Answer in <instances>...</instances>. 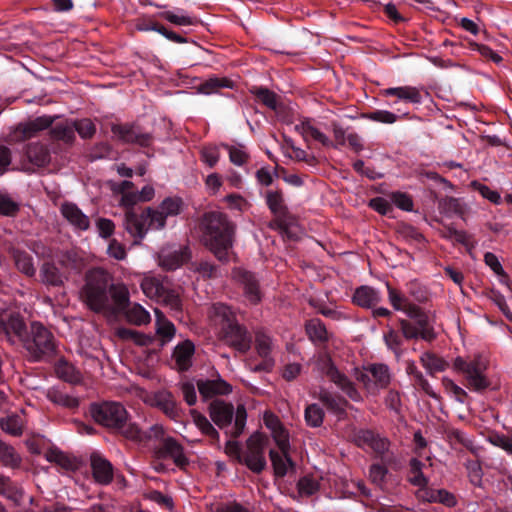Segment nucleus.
<instances>
[{
	"instance_id": "f257e3e1",
	"label": "nucleus",
	"mask_w": 512,
	"mask_h": 512,
	"mask_svg": "<svg viewBox=\"0 0 512 512\" xmlns=\"http://www.w3.org/2000/svg\"><path fill=\"white\" fill-rule=\"evenodd\" d=\"M0 336L11 345H22L34 360L55 351L52 333L38 322H33L28 330L15 307L0 309Z\"/></svg>"
},
{
	"instance_id": "f03ea898",
	"label": "nucleus",
	"mask_w": 512,
	"mask_h": 512,
	"mask_svg": "<svg viewBox=\"0 0 512 512\" xmlns=\"http://www.w3.org/2000/svg\"><path fill=\"white\" fill-rule=\"evenodd\" d=\"M183 200L180 197H167L158 207H148L141 213L129 211L126 215V231L140 243L149 230H161L166 226L168 217H175L183 210Z\"/></svg>"
},
{
	"instance_id": "7ed1b4c3",
	"label": "nucleus",
	"mask_w": 512,
	"mask_h": 512,
	"mask_svg": "<svg viewBox=\"0 0 512 512\" xmlns=\"http://www.w3.org/2000/svg\"><path fill=\"white\" fill-rule=\"evenodd\" d=\"M200 227L205 246L218 260L228 261L235 231L233 223L222 212L211 211L204 214Z\"/></svg>"
},
{
	"instance_id": "20e7f679",
	"label": "nucleus",
	"mask_w": 512,
	"mask_h": 512,
	"mask_svg": "<svg viewBox=\"0 0 512 512\" xmlns=\"http://www.w3.org/2000/svg\"><path fill=\"white\" fill-rule=\"evenodd\" d=\"M453 368L457 373L463 375L465 385L471 391L483 392L491 384L487 376L489 359L483 354L458 356L454 360Z\"/></svg>"
},
{
	"instance_id": "39448f33",
	"label": "nucleus",
	"mask_w": 512,
	"mask_h": 512,
	"mask_svg": "<svg viewBox=\"0 0 512 512\" xmlns=\"http://www.w3.org/2000/svg\"><path fill=\"white\" fill-rule=\"evenodd\" d=\"M85 281L81 292L84 302L95 312H106L111 306L108 296L110 274L101 268H95L87 272Z\"/></svg>"
},
{
	"instance_id": "423d86ee",
	"label": "nucleus",
	"mask_w": 512,
	"mask_h": 512,
	"mask_svg": "<svg viewBox=\"0 0 512 512\" xmlns=\"http://www.w3.org/2000/svg\"><path fill=\"white\" fill-rule=\"evenodd\" d=\"M143 293L150 299L164 303L172 309H179L180 299L178 293L169 287L166 279L147 275L141 282Z\"/></svg>"
},
{
	"instance_id": "0eeeda50",
	"label": "nucleus",
	"mask_w": 512,
	"mask_h": 512,
	"mask_svg": "<svg viewBox=\"0 0 512 512\" xmlns=\"http://www.w3.org/2000/svg\"><path fill=\"white\" fill-rule=\"evenodd\" d=\"M90 413L97 423L113 429L123 428L128 416L124 406L118 402L93 404Z\"/></svg>"
},
{
	"instance_id": "6e6552de",
	"label": "nucleus",
	"mask_w": 512,
	"mask_h": 512,
	"mask_svg": "<svg viewBox=\"0 0 512 512\" xmlns=\"http://www.w3.org/2000/svg\"><path fill=\"white\" fill-rule=\"evenodd\" d=\"M316 368L322 374L326 375L330 381L340 388L351 400L356 402L361 400V395L355 388L353 382L334 366L329 355L320 353L316 358Z\"/></svg>"
},
{
	"instance_id": "1a4fd4ad",
	"label": "nucleus",
	"mask_w": 512,
	"mask_h": 512,
	"mask_svg": "<svg viewBox=\"0 0 512 512\" xmlns=\"http://www.w3.org/2000/svg\"><path fill=\"white\" fill-rule=\"evenodd\" d=\"M356 378L359 382L363 383L369 393L376 394L389 385L391 376L388 366L384 364H370L363 367L361 371H358Z\"/></svg>"
},
{
	"instance_id": "9d476101",
	"label": "nucleus",
	"mask_w": 512,
	"mask_h": 512,
	"mask_svg": "<svg viewBox=\"0 0 512 512\" xmlns=\"http://www.w3.org/2000/svg\"><path fill=\"white\" fill-rule=\"evenodd\" d=\"M265 444L266 439L260 433H255L247 440V449L242 456L244 463L253 472H261L265 465Z\"/></svg>"
},
{
	"instance_id": "9b49d317",
	"label": "nucleus",
	"mask_w": 512,
	"mask_h": 512,
	"mask_svg": "<svg viewBox=\"0 0 512 512\" xmlns=\"http://www.w3.org/2000/svg\"><path fill=\"white\" fill-rule=\"evenodd\" d=\"M410 318L415 322L405 319L399 321L402 334L406 339L421 338L429 342L435 339V333L429 324V318L423 311L419 312V315Z\"/></svg>"
},
{
	"instance_id": "f8f14e48",
	"label": "nucleus",
	"mask_w": 512,
	"mask_h": 512,
	"mask_svg": "<svg viewBox=\"0 0 512 512\" xmlns=\"http://www.w3.org/2000/svg\"><path fill=\"white\" fill-rule=\"evenodd\" d=\"M383 97H394L395 100L391 101L389 105L395 107L398 102H404L414 105H419L423 102V88L416 86H398L390 87L381 90Z\"/></svg>"
},
{
	"instance_id": "ddd939ff",
	"label": "nucleus",
	"mask_w": 512,
	"mask_h": 512,
	"mask_svg": "<svg viewBox=\"0 0 512 512\" xmlns=\"http://www.w3.org/2000/svg\"><path fill=\"white\" fill-rule=\"evenodd\" d=\"M144 402L152 407L160 409L165 415L171 419H176L179 416V409L176 400L171 392L167 390H159L147 394Z\"/></svg>"
},
{
	"instance_id": "4468645a",
	"label": "nucleus",
	"mask_w": 512,
	"mask_h": 512,
	"mask_svg": "<svg viewBox=\"0 0 512 512\" xmlns=\"http://www.w3.org/2000/svg\"><path fill=\"white\" fill-rule=\"evenodd\" d=\"M220 336L229 346L240 353H246L251 347L252 339L249 332L237 321L224 330Z\"/></svg>"
},
{
	"instance_id": "2eb2a0df",
	"label": "nucleus",
	"mask_w": 512,
	"mask_h": 512,
	"mask_svg": "<svg viewBox=\"0 0 512 512\" xmlns=\"http://www.w3.org/2000/svg\"><path fill=\"white\" fill-rule=\"evenodd\" d=\"M255 349L258 356L262 359L255 370L271 371L275 365V359L272 355L274 349L272 338L262 331L256 332Z\"/></svg>"
},
{
	"instance_id": "dca6fc26",
	"label": "nucleus",
	"mask_w": 512,
	"mask_h": 512,
	"mask_svg": "<svg viewBox=\"0 0 512 512\" xmlns=\"http://www.w3.org/2000/svg\"><path fill=\"white\" fill-rule=\"evenodd\" d=\"M111 131L115 137L125 143L149 146L152 140L150 134L141 133L137 127L129 124H114Z\"/></svg>"
},
{
	"instance_id": "f3484780",
	"label": "nucleus",
	"mask_w": 512,
	"mask_h": 512,
	"mask_svg": "<svg viewBox=\"0 0 512 512\" xmlns=\"http://www.w3.org/2000/svg\"><path fill=\"white\" fill-rule=\"evenodd\" d=\"M232 275L243 286L245 297L250 303L257 304L261 301L262 294L258 281L251 272L243 268H235Z\"/></svg>"
},
{
	"instance_id": "a211bd4d",
	"label": "nucleus",
	"mask_w": 512,
	"mask_h": 512,
	"mask_svg": "<svg viewBox=\"0 0 512 512\" xmlns=\"http://www.w3.org/2000/svg\"><path fill=\"white\" fill-rule=\"evenodd\" d=\"M158 259L163 269L176 270L190 259V251L187 247H166L160 251Z\"/></svg>"
},
{
	"instance_id": "6ab92c4d",
	"label": "nucleus",
	"mask_w": 512,
	"mask_h": 512,
	"mask_svg": "<svg viewBox=\"0 0 512 512\" xmlns=\"http://www.w3.org/2000/svg\"><path fill=\"white\" fill-rule=\"evenodd\" d=\"M209 318L219 334L237 321L235 313L231 308L222 303H216L211 306Z\"/></svg>"
},
{
	"instance_id": "aec40b11",
	"label": "nucleus",
	"mask_w": 512,
	"mask_h": 512,
	"mask_svg": "<svg viewBox=\"0 0 512 512\" xmlns=\"http://www.w3.org/2000/svg\"><path fill=\"white\" fill-rule=\"evenodd\" d=\"M52 118L50 116H40L25 123H21L14 131L13 138L16 141H22L36 136L42 130L49 128L52 125Z\"/></svg>"
},
{
	"instance_id": "412c9836",
	"label": "nucleus",
	"mask_w": 512,
	"mask_h": 512,
	"mask_svg": "<svg viewBox=\"0 0 512 512\" xmlns=\"http://www.w3.org/2000/svg\"><path fill=\"white\" fill-rule=\"evenodd\" d=\"M108 296L111 306L106 309L105 313H121L131 303L129 299V290L123 283H110Z\"/></svg>"
},
{
	"instance_id": "4be33fe9",
	"label": "nucleus",
	"mask_w": 512,
	"mask_h": 512,
	"mask_svg": "<svg viewBox=\"0 0 512 512\" xmlns=\"http://www.w3.org/2000/svg\"><path fill=\"white\" fill-rule=\"evenodd\" d=\"M386 287L389 302L396 311H401L408 317H415L419 315V312L422 310L418 305L411 302L402 292L391 287L389 283H386Z\"/></svg>"
},
{
	"instance_id": "5701e85b",
	"label": "nucleus",
	"mask_w": 512,
	"mask_h": 512,
	"mask_svg": "<svg viewBox=\"0 0 512 512\" xmlns=\"http://www.w3.org/2000/svg\"><path fill=\"white\" fill-rule=\"evenodd\" d=\"M61 214L75 230L86 231L90 227L89 217L72 202H65L60 208Z\"/></svg>"
},
{
	"instance_id": "b1692460",
	"label": "nucleus",
	"mask_w": 512,
	"mask_h": 512,
	"mask_svg": "<svg viewBox=\"0 0 512 512\" xmlns=\"http://www.w3.org/2000/svg\"><path fill=\"white\" fill-rule=\"evenodd\" d=\"M159 459L171 458L178 467H184L188 460L184 454L183 447L173 438H165L157 450Z\"/></svg>"
},
{
	"instance_id": "393cba45",
	"label": "nucleus",
	"mask_w": 512,
	"mask_h": 512,
	"mask_svg": "<svg viewBox=\"0 0 512 512\" xmlns=\"http://www.w3.org/2000/svg\"><path fill=\"white\" fill-rule=\"evenodd\" d=\"M194 352L195 346L191 341L186 340L178 344L172 355L174 367L178 371H187L192 365Z\"/></svg>"
},
{
	"instance_id": "a878e982",
	"label": "nucleus",
	"mask_w": 512,
	"mask_h": 512,
	"mask_svg": "<svg viewBox=\"0 0 512 512\" xmlns=\"http://www.w3.org/2000/svg\"><path fill=\"white\" fill-rule=\"evenodd\" d=\"M94 479L100 484H108L113 478V468L100 454L93 453L90 458Z\"/></svg>"
},
{
	"instance_id": "bb28decb",
	"label": "nucleus",
	"mask_w": 512,
	"mask_h": 512,
	"mask_svg": "<svg viewBox=\"0 0 512 512\" xmlns=\"http://www.w3.org/2000/svg\"><path fill=\"white\" fill-rule=\"evenodd\" d=\"M382 297L378 290L370 286L358 287L353 295V303L366 309L374 308L380 303Z\"/></svg>"
},
{
	"instance_id": "cd10ccee",
	"label": "nucleus",
	"mask_w": 512,
	"mask_h": 512,
	"mask_svg": "<svg viewBox=\"0 0 512 512\" xmlns=\"http://www.w3.org/2000/svg\"><path fill=\"white\" fill-rule=\"evenodd\" d=\"M233 415L234 407L230 403L214 401L210 404V417L219 427L229 425L233 419Z\"/></svg>"
},
{
	"instance_id": "c85d7f7f",
	"label": "nucleus",
	"mask_w": 512,
	"mask_h": 512,
	"mask_svg": "<svg viewBox=\"0 0 512 512\" xmlns=\"http://www.w3.org/2000/svg\"><path fill=\"white\" fill-rule=\"evenodd\" d=\"M266 426L270 429L271 435L279 450L285 451L288 447L289 434L282 426L279 419L272 414H266L264 417Z\"/></svg>"
},
{
	"instance_id": "c756f323",
	"label": "nucleus",
	"mask_w": 512,
	"mask_h": 512,
	"mask_svg": "<svg viewBox=\"0 0 512 512\" xmlns=\"http://www.w3.org/2000/svg\"><path fill=\"white\" fill-rule=\"evenodd\" d=\"M198 390L204 398H211L215 395H227L232 387L223 379L198 381Z\"/></svg>"
},
{
	"instance_id": "7c9ffc66",
	"label": "nucleus",
	"mask_w": 512,
	"mask_h": 512,
	"mask_svg": "<svg viewBox=\"0 0 512 512\" xmlns=\"http://www.w3.org/2000/svg\"><path fill=\"white\" fill-rule=\"evenodd\" d=\"M266 204L272 214L279 221L280 226L285 225V218L287 216V207L284 204V199L279 191H268L266 193Z\"/></svg>"
},
{
	"instance_id": "2f4dec72",
	"label": "nucleus",
	"mask_w": 512,
	"mask_h": 512,
	"mask_svg": "<svg viewBox=\"0 0 512 512\" xmlns=\"http://www.w3.org/2000/svg\"><path fill=\"white\" fill-rule=\"evenodd\" d=\"M122 433L129 439L134 441L142 442L145 439H148L152 436L159 437L163 435V427L160 425H154L150 428L149 432L142 431L137 425L135 424H126L124 423V427L120 429Z\"/></svg>"
},
{
	"instance_id": "473e14b6",
	"label": "nucleus",
	"mask_w": 512,
	"mask_h": 512,
	"mask_svg": "<svg viewBox=\"0 0 512 512\" xmlns=\"http://www.w3.org/2000/svg\"><path fill=\"white\" fill-rule=\"evenodd\" d=\"M296 128L300 131L303 137L308 140L312 139L316 142H319L321 145L325 147L334 146L332 140L329 137L321 132L311 120L303 121L301 124L297 125Z\"/></svg>"
},
{
	"instance_id": "72a5a7b5",
	"label": "nucleus",
	"mask_w": 512,
	"mask_h": 512,
	"mask_svg": "<svg viewBox=\"0 0 512 512\" xmlns=\"http://www.w3.org/2000/svg\"><path fill=\"white\" fill-rule=\"evenodd\" d=\"M121 314L129 323L137 326L146 325L151 321L150 313L138 303H130Z\"/></svg>"
},
{
	"instance_id": "f704fd0d",
	"label": "nucleus",
	"mask_w": 512,
	"mask_h": 512,
	"mask_svg": "<svg viewBox=\"0 0 512 512\" xmlns=\"http://www.w3.org/2000/svg\"><path fill=\"white\" fill-rule=\"evenodd\" d=\"M55 373L58 378L71 384H78L82 380L81 372L64 359H59L55 364Z\"/></svg>"
},
{
	"instance_id": "c9c22d12",
	"label": "nucleus",
	"mask_w": 512,
	"mask_h": 512,
	"mask_svg": "<svg viewBox=\"0 0 512 512\" xmlns=\"http://www.w3.org/2000/svg\"><path fill=\"white\" fill-rule=\"evenodd\" d=\"M289 447L290 445L288 444V447L286 448L285 451H270V458L272 461L274 472L279 477L285 476L288 473V471L293 467V463L289 456Z\"/></svg>"
},
{
	"instance_id": "e433bc0d",
	"label": "nucleus",
	"mask_w": 512,
	"mask_h": 512,
	"mask_svg": "<svg viewBox=\"0 0 512 512\" xmlns=\"http://www.w3.org/2000/svg\"><path fill=\"white\" fill-rule=\"evenodd\" d=\"M25 155L29 163L38 167L45 166L50 160L48 149L39 143L27 145Z\"/></svg>"
},
{
	"instance_id": "4c0bfd02",
	"label": "nucleus",
	"mask_w": 512,
	"mask_h": 512,
	"mask_svg": "<svg viewBox=\"0 0 512 512\" xmlns=\"http://www.w3.org/2000/svg\"><path fill=\"white\" fill-rule=\"evenodd\" d=\"M155 316L157 335L162 339L163 343L171 341L176 331L174 324L169 321L158 309H155Z\"/></svg>"
},
{
	"instance_id": "58836bf2",
	"label": "nucleus",
	"mask_w": 512,
	"mask_h": 512,
	"mask_svg": "<svg viewBox=\"0 0 512 512\" xmlns=\"http://www.w3.org/2000/svg\"><path fill=\"white\" fill-rule=\"evenodd\" d=\"M40 276L42 278L43 283L52 286H60L63 284L64 279L66 278L65 273L57 268L53 263H44Z\"/></svg>"
},
{
	"instance_id": "ea45409f",
	"label": "nucleus",
	"mask_w": 512,
	"mask_h": 512,
	"mask_svg": "<svg viewBox=\"0 0 512 512\" xmlns=\"http://www.w3.org/2000/svg\"><path fill=\"white\" fill-rule=\"evenodd\" d=\"M233 86H234V82L229 78L212 77V78H209V79L205 80L204 82H202L199 85L198 90L200 93L209 95V94L217 93L220 89H223V88L232 89Z\"/></svg>"
},
{
	"instance_id": "a19ab883",
	"label": "nucleus",
	"mask_w": 512,
	"mask_h": 512,
	"mask_svg": "<svg viewBox=\"0 0 512 512\" xmlns=\"http://www.w3.org/2000/svg\"><path fill=\"white\" fill-rule=\"evenodd\" d=\"M306 333L314 343H323L328 339V332L320 319L314 318L306 322Z\"/></svg>"
},
{
	"instance_id": "79ce46f5",
	"label": "nucleus",
	"mask_w": 512,
	"mask_h": 512,
	"mask_svg": "<svg viewBox=\"0 0 512 512\" xmlns=\"http://www.w3.org/2000/svg\"><path fill=\"white\" fill-rule=\"evenodd\" d=\"M420 361L430 375L443 372L448 367V363L443 358L431 352H424L420 357Z\"/></svg>"
},
{
	"instance_id": "37998d69",
	"label": "nucleus",
	"mask_w": 512,
	"mask_h": 512,
	"mask_svg": "<svg viewBox=\"0 0 512 512\" xmlns=\"http://www.w3.org/2000/svg\"><path fill=\"white\" fill-rule=\"evenodd\" d=\"M424 464L417 458H412L409 463L408 481L417 487L428 485L429 479L423 474Z\"/></svg>"
},
{
	"instance_id": "c03bdc74",
	"label": "nucleus",
	"mask_w": 512,
	"mask_h": 512,
	"mask_svg": "<svg viewBox=\"0 0 512 512\" xmlns=\"http://www.w3.org/2000/svg\"><path fill=\"white\" fill-rule=\"evenodd\" d=\"M319 400L327 407V409L334 413L341 414L345 411L347 402L342 397L333 395L332 393L321 390L319 393Z\"/></svg>"
},
{
	"instance_id": "a18cd8bd",
	"label": "nucleus",
	"mask_w": 512,
	"mask_h": 512,
	"mask_svg": "<svg viewBox=\"0 0 512 512\" xmlns=\"http://www.w3.org/2000/svg\"><path fill=\"white\" fill-rule=\"evenodd\" d=\"M320 477L318 475H305L299 479L297 487L301 496H311L320 488Z\"/></svg>"
},
{
	"instance_id": "49530a36",
	"label": "nucleus",
	"mask_w": 512,
	"mask_h": 512,
	"mask_svg": "<svg viewBox=\"0 0 512 512\" xmlns=\"http://www.w3.org/2000/svg\"><path fill=\"white\" fill-rule=\"evenodd\" d=\"M53 138L71 143L75 138V130L73 123L60 122L55 124L51 129Z\"/></svg>"
},
{
	"instance_id": "de8ad7c7",
	"label": "nucleus",
	"mask_w": 512,
	"mask_h": 512,
	"mask_svg": "<svg viewBox=\"0 0 512 512\" xmlns=\"http://www.w3.org/2000/svg\"><path fill=\"white\" fill-rule=\"evenodd\" d=\"M159 15L166 21L177 26H191L197 22L196 18L185 14L181 9H179L177 13L173 11H164Z\"/></svg>"
},
{
	"instance_id": "09e8293b",
	"label": "nucleus",
	"mask_w": 512,
	"mask_h": 512,
	"mask_svg": "<svg viewBox=\"0 0 512 512\" xmlns=\"http://www.w3.org/2000/svg\"><path fill=\"white\" fill-rule=\"evenodd\" d=\"M47 397L53 403L67 408H75L79 405L77 398L58 389H50L47 393Z\"/></svg>"
},
{
	"instance_id": "8fccbe9b",
	"label": "nucleus",
	"mask_w": 512,
	"mask_h": 512,
	"mask_svg": "<svg viewBox=\"0 0 512 512\" xmlns=\"http://www.w3.org/2000/svg\"><path fill=\"white\" fill-rule=\"evenodd\" d=\"M116 335L123 340H130L134 343L140 345V346H146L151 343L152 339L151 337L142 334L134 329L129 328H118L116 330Z\"/></svg>"
},
{
	"instance_id": "3c124183",
	"label": "nucleus",
	"mask_w": 512,
	"mask_h": 512,
	"mask_svg": "<svg viewBox=\"0 0 512 512\" xmlns=\"http://www.w3.org/2000/svg\"><path fill=\"white\" fill-rule=\"evenodd\" d=\"M0 494L14 501L15 503L20 502L22 498L21 489L8 477H0Z\"/></svg>"
},
{
	"instance_id": "603ef678",
	"label": "nucleus",
	"mask_w": 512,
	"mask_h": 512,
	"mask_svg": "<svg viewBox=\"0 0 512 512\" xmlns=\"http://www.w3.org/2000/svg\"><path fill=\"white\" fill-rule=\"evenodd\" d=\"M0 461L5 466L15 468L20 465L21 458L12 446L0 441Z\"/></svg>"
},
{
	"instance_id": "864d4df0",
	"label": "nucleus",
	"mask_w": 512,
	"mask_h": 512,
	"mask_svg": "<svg viewBox=\"0 0 512 512\" xmlns=\"http://www.w3.org/2000/svg\"><path fill=\"white\" fill-rule=\"evenodd\" d=\"M484 261L486 263L487 266H489L491 268V270L497 275L499 276L500 278V282L502 284H505V285H509L510 284V280H509V277L508 275L505 273L498 257L492 253V252H487L485 253L484 255Z\"/></svg>"
},
{
	"instance_id": "5fc2aeb1",
	"label": "nucleus",
	"mask_w": 512,
	"mask_h": 512,
	"mask_svg": "<svg viewBox=\"0 0 512 512\" xmlns=\"http://www.w3.org/2000/svg\"><path fill=\"white\" fill-rule=\"evenodd\" d=\"M305 421L311 427H319L323 423L324 411L318 404H310L305 409Z\"/></svg>"
},
{
	"instance_id": "6e6d98bb",
	"label": "nucleus",
	"mask_w": 512,
	"mask_h": 512,
	"mask_svg": "<svg viewBox=\"0 0 512 512\" xmlns=\"http://www.w3.org/2000/svg\"><path fill=\"white\" fill-rule=\"evenodd\" d=\"M14 260L17 268L24 274L28 276H32L35 274V267L33 264L32 257L26 253L21 251H16L14 253Z\"/></svg>"
},
{
	"instance_id": "4d7b16f0",
	"label": "nucleus",
	"mask_w": 512,
	"mask_h": 512,
	"mask_svg": "<svg viewBox=\"0 0 512 512\" xmlns=\"http://www.w3.org/2000/svg\"><path fill=\"white\" fill-rule=\"evenodd\" d=\"M1 428L6 433L13 436H19L22 434L23 421L18 415H9L1 420Z\"/></svg>"
},
{
	"instance_id": "13d9d810",
	"label": "nucleus",
	"mask_w": 512,
	"mask_h": 512,
	"mask_svg": "<svg viewBox=\"0 0 512 512\" xmlns=\"http://www.w3.org/2000/svg\"><path fill=\"white\" fill-rule=\"evenodd\" d=\"M362 118L383 124H393L399 116L388 110H375L362 114Z\"/></svg>"
},
{
	"instance_id": "bf43d9fd",
	"label": "nucleus",
	"mask_w": 512,
	"mask_h": 512,
	"mask_svg": "<svg viewBox=\"0 0 512 512\" xmlns=\"http://www.w3.org/2000/svg\"><path fill=\"white\" fill-rule=\"evenodd\" d=\"M470 187L477 191L483 198L487 199L491 203L495 205H499L501 203V196L496 190H492L485 184L480 183L477 180H474L470 183Z\"/></svg>"
},
{
	"instance_id": "052dcab7",
	"label": "nucleus",
	"mask_w": 512,
	"mask_h": 512,
	"mask_svg": "<svg viewBox=\"0 0 512 512\" xmlns=\"http://www.w3.org/2000/svg\"><path fill=\"white\" fill-rule=\"evenodd\" d=\"M447 237L465 246L469 252L476 246V242L474 241L472 235L468 234L464 230L448 228Z\"/></svg>"
},
{
	"instance_id": "680f3d73",
	"label": "nucleus",
	"mask_w": 512,
	"mask_h": 512,
	"mask_svg": "<svg viewBox=\"0 0 512 512\" xmlns=\"http://www.w3.org/2000/svg\"><path fill=\"white\" fill-rule=\"evenodd\" d=\"M443 206L447 213L459 216L462 219H464L468 211L466 203L458 198L451 197L446 199Z\"/></svg>"
},
{
	"instance_id": "e2e57ef3",
	"label": "nucleus",
	"mask_w": 512,
	"mask_h": 512,
	"mask_svg": "<svg viewBox=\"0 0 512 512\" xmlns=\"http://www.w3.org/2000/svg\"><path fill=\"white\" fill-rule=\"evenodd\" d=\"M252 93L265 106L272 110H276L278 105L277 95L267 88H254Z\"/></svg>"
},
{
	"instance_id": "0e129e2a",
	"label": "nucleus",
	"mask_w": 512,
	"mask_h": 512,
	"mask_svg": "<svg viewBox=\"0 0 512 512\" xmlns=\"http://www.w3.org/2000/svg\"><path fill=\"white\" fill-rule=\"evenodd\" d=\"M20 205L10 195L0 192V214L4 216H15Z\"/></svg>"
},
{
	"instance_id": "69168bd1",
	"label": "nucleus",
	"mask_w": 512,
	"mask_h": 512,
	"mask_svg": "<svg viewBox=\"0 0 512 512\" xmlns=\"http://www.w3.org/2000/svg\"><path fill=\"white\" fill-rule=\"evenodd\" d=\"M468 47L473 51H477L483 58L496 64H499L502 61V57L487 45L479 44L475 41H469Z\"/></svg>"
},
{
	"instance_id": "338daca9",
	"label": "nucleus",
	"mask_w": 512,
	"mask_h": 512,
	"mask_svg": "<svg viewBox=\"0 0 512 512\" xmlns=\"http://www.w3.org/2000/svg\"><path fill=\"white\" fill-rule=\"evenodd\" d=\"M230 161L237 166L244 165L248 159L249 154L244 145L227 146Z\"/></svg>"
},
{
	"instance_id": "774afa93",
	"label": "nucleus",
	"mask_w": 512,
	"mask_h": 512,
	"mask_svg": "<svg viewBox=\"0 0 512 512\" xmlns=\"http://www.w3.org/2000/svg\"><path fill=\"white\" fill-rule=\"evenodd\" d=\"M375 436L376 433L372 430L359 429L354 431L352 440L358 447L366 450L370 449Z\"/></svg>"
}]
</instances>
